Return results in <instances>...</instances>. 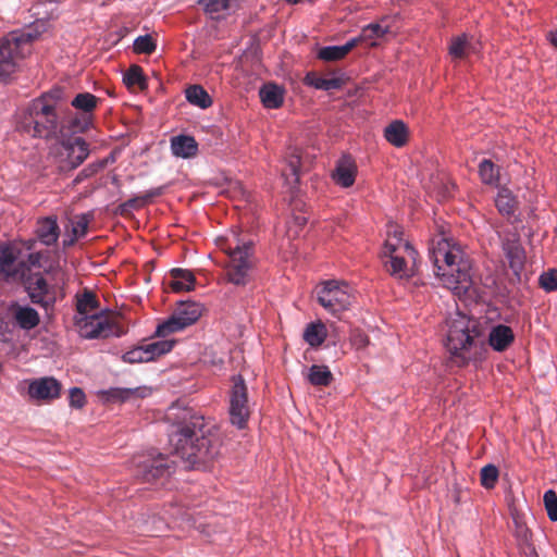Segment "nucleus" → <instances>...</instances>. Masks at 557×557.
<instances>
[{
  "label": "nucleus",
  "mask_w": 557,
  "mask_h": 557,
  "mask_svg": "<svg viewBox=\"0 0 557 557\" xmlns=\"http://www.w3.org/2000/svg\"><path fill=\"white\" fill-rule=\"evenodd\" d=\"M174 454L180 457L186 468L205 466L220 453L221 438L214 425L200 414H195L188 422L170 435Z\"/></svg>",
  "instance_id": "obj_1"
},
{
  "label": "nucleus",
  "mask_w": 557,
  "mask_h": 557,
  "mask_svg": "<svg viewBox=\"0 0 557 557\" xmlns=\"http://www.w3.org/2000/svg\"><path fill=\"white\" fill-rule=\"evenodd\" d=\"M430 257L436 276L446 288L459 297L470 290L473 285L471 261L458 244L444 236L433 239Z\"/></svg>",
  "instance_id": "obj_2"
},
{
  "label": "nucleus",
  "mask_w": 557,
  "mask_h": 557,
  "mask_svg": "<svg viewBox=\"0 0 557 557\" xmlns=\"http://www.w3.org/2000/svg\"><path fill=\"white\" fill-rule=\"evenodd\" d=\"M445 347L451 360L459 367L478 362L484 358V344L481 342V331L476 320L456 313L447 321Z\"/></svg>",
  "instance_id": "obj_3"
},
{
  "label": "nucleus",
  "mask_w": 557,
  "mask_h": 557,
  "mask_svg": "<svg viewBox=\"0 0 557 557\" xmlns=\"http://www.w3.org/2000/svg\"><path fill=\"white\" fill-rule=\"evenodd\" d=\"M417 256L412 245L403 238V231L391 225L381 252L386 271L397 280H407L416 273Z\"/></svg>",
  "instance_id": "obj_4"
},
{
  "label": "nucleus",
  "mask_w": 557,
  "mask_h": 557,
  "mask_svg": "<svg viewBox=\"0 0 557 557\" xmlns=\"http://www.w3.org/2000/svg\"><path fill=\"white\" fill-rule=\"evenodd\" d=\"M221 249L227 255L226 265L227 281L237 286H245L251 280L252 269L255 267L252 243L242 240L237 233H233L226 239V244Z\"/></svg>",
  "instance_id": "obj_5"
},
{
  "label": "nucleus",
  "mask_w": 557,
  "mask_h": 557,
  "mask_svg": "<svg viewBox=\"0 0 557 557\" xmlns=\"http://www.w3.org/2000/svg\"><path fill=\"white\" fill-rule=\"evenodd\" d=\"M23 129L33 137H49L58 129V116L54 107L47 97L34 100L22 122Z\"/></svg>",
  "instance_id": "obj_6"
},
{
  "label": "nucleus",
  "mask_w": 557,
  "mask_h": 557,
  "mask_svg": "<svg viewBox=\"0 0 557 557\" xmlns=\"http://www.w3.org/2000/svg\"><path fill=\"white\" fill-rule=\"evenodd\" d=\"M37 35L32 32H12L0 42V78L15 72L18 61L29 51V44Z\"/></svg>",
  "instance_id": "obj_7"
},
{
  "label": "nucleus",
  "mask_w": 557,
  "mask_h": 557,
  "mask_svg": "<svg viewBox=\"0 0 557 557\" xmlns=\"http://www.w3.org/2000/svg\"><path fill=\"white\" fill-rule=\"evenodd\" d=\"M203 307L195 301H181L165 321L157 326L156 334L159 337H165L172 333L183 331L187 326L196 323L201 317Z\"/></svg>",
  "instance_id": "obj_8"
},
{
  "label": "nucleus",
  "mask_w": 557,
  "mask_h": 557,
  "mask_svg": "<svg viewBox=\"0 0 557 557\" xmlns=\"http://www.w3.org/2000/svg\"><path fill=\"white\" fill-rule=\"evenodd\" d=\"M317 294L319 304L331 313L348 309L354 298L352 288L335 280L324 282Z\"/></svg>",
  "instance_id": "obj_9"
},
{
  "label": "nucleus",
  "mask_w": 557,
  "mask_h": 557,
  "mask_svg": "<svg viewBox=\"0 0 557 557\" xmlns=\"http://www.w3.org/2000/svg\"><path fill=\"white\" fill-rule=\"evenodd\" d=\"M135 474L143 481L151 482L172 473L175 461H169L163 455L154 453L136 456L132 461Z\"/></svg>",
  "instance_id": "obj_10"
},
{
  "label": "nucleus",
  "mask_w": 557,
  "mask_h": 557,
  "mask_svg": "<svg viewBox=\"0 0 557 557\" xmlns=\"http://www.w3.org/2000/svg\"><path fill=\"white\" fill-rule=\"evenodd\" d=\"M230 420L233 425L244 429L250 416L247 387L240 375L233 377V386L230 393Z\"/></svg>",
  "instance_id": "obj_11"
},
{
  "label": "nucleus",
  "mask_w": 557,
  "mask_h": 557,
  "mask_svg": "<svg viewBox=\"0 0 557 557\" xmlns=\"http://www.w3.org/2000/svg\"><path fill=\"white\" fill-rule=\"evenodd\" d=\"M58 282L50 283L41 274H34L27 282V294L33 304L39 305L46 310L52 309L58 299L59 289Z\"/></svg>",
  "instance_id": "obj_12"
},
{
  "label": "nucleus",
  "mask_w": 557,
  "mask_h": 557,
  "mask_svg": "<svg viewBox=\"0 0 557 557\" xmlns=\"http://www.w3.org/2000/svg\"><path fill=\"white\" fill-rule=\"evenodd\" d=\"M74 325L79 336L86 339L108 337L113 329L109 319L99 313L74 315Z\"/></svg>",
  "instance_id": "obj_13"
},
{
  "label": "nucleus",
  "mask_w": 557,
  "mask_h": 557,
  "mask_svg": "<svg viewBox=\"0 0 557 557\" xmlns=\"http://www.w3.org/2000/svg\"><path fill=\"white\" fill-rule=\"evenodd\" d=\"M61 168L74 170L89 156V145L82 137L66 138L61 141Z\"/></svg>",
  "instance_id": "obj_14"
},
{
  "label": "nucleus",
  "mask_w": 557,
  "mask_h": 557,
  "mask_svg": "<svg viewBox=\"0 0 557 557\" xmlns=\"http://www.w3.org/2000/svg\"><path fill=\"white\" fill-rule=\"evenodd\" d=\"M61 383L53 376L34 379L28 383V396L36 401L49 403L60 397Z\"/></svg>",
  "instance_id": "obj_15"
},
{
  "label": "nucleus",
  "mask_w": 557,
  "mask_h": 557,
  "mask_svg": "<svg viewBox=\"0 0 557 557\" xmlns=\"http://www.w3.org/2000/svg\"><path fill=\"white\" fill-rule=\"evenodd\" d=\"M21 250L16 245H0V277L15 278L22 274L25 262L20 258Z\"/></svg>",
  "instance_id": "obj_16"
},
{
  "label": "nucleus",
  "mask_w": 557,
  "mask_h": 557,
  "mask_svg": "<svg viewBox=\"0 0 557 557\" xmlns=\"http://www.w3.org/2000/svg\"><path fill=\"white\" fill-rule=\"evenodd\" d=\"M503 250L510 269L513 271L515 275L519 277L524 267L525 252L517 233H508L503 238Z\"/></svg>",
  "instance_id": "obj_17"
},
{
  "label": "nucleus",
  "mask_w": 557,
  "mask_h": 557,
  "mask_svg": "<svg viewBox=\"0 0 557 557\" xmlns=\"http://www.w3.org/2000/svg\"><path fill=\"white\" fill-rule=\"evenodd\" d=\"M358 168L350 154H343L332 172V180L342 188H349L355 184Z\"/></svg>",
  "instance_id": "obj_18"
},
{
  "label": "nucleus",
  "mask_w": 557,
  "mask_h": 557,
  "mask_svg": "<svg viewBox=\"0 0 557 557\" xmlns=\"http://www.w3.org/2000/svg\"><path fill=\"white\" fill-rule=\"evenodd\" d=\"M8 312L12 320L25 331L35 329L40 322L39 313L29 306L13 302L9 306Z\"/></svg>",
  "instance_id": "obj_19"
},
{
  "label": "nucleus",
  "mask_w": 557,
  "mask_h": 557,
  "mask_svg": "<svg viewBox=\"0 0 557 557\" xmlns=\"http://www.w3.org/2000/svg\"><path fill=\"white\" fill-rule=\"evenodd\" d=\"M515 341L512 329L505 324L493 325L487 336L490 347L497 352L507 350Z\"/></svg>",
  "instance_id": "obj_20"
},
{
  "label": "nucleus",
  "mask_w": 557,
  "mask_h": 557,
  "mask_svg": "<svg viewBox=\"0 0 557 557\" xmlns=\"http://www.w3.org/2000/svg\"><path fill=\"white\" fill-rule=\"evenodd\" d=\"M388 34H391L388 21L382 18L379 23H371L361 29V40L370 47H376L386 39Z\"/></svg>",
  "instance_id": "obj_21"
},
{
  "label": "nucleus",
  "mask_w": 557,
  "mask_h": 557,
  "mask_svg": "<svg viewBox=\"0 0 557 557\" xmlns=\"http://www.w3.org/2000/svg\"><path fill=\"white\" fill-rule=\"evenodd\" d=\"M171 152L176 158L190 159L198 152V144L194 137L177 135L171 138Z\"/></svg>",
  "instance_id": "obj_22"
},
{
  "label": "nucleus",
  "mask_w": 557,
  "mask_h": 557,
  "mask_svg": "<svg viewBox=\"0 0 557 557\" xmlns=\"http://www.w3.org/2000/svg\"><path fill=\"white\" fill-rule=\"evenodd\" d=\"M384 138L394 147H404L409 138L407 125L401 120H395L384 128Z\"/></svg>",
  "instance_id": "obj_23"
},
{
  "label": "nucleus",
  "mask_w": 557,
  "mask_h": 557,
  "mask_svg": "<svg viewBox=\"0 0 557 557\" xmlns=\"http://www.w3.org/2000/svg\"><path fill=\"white\" fill-rule=\"evenodd\" d=\"M285 160L289 169V174L284 173L286 183L290 188H295L299 183V170L301 166V151L296 147L288 148Z\"/></svg>",
  "instance_id": "obj_24"
},
{
  "label": "nucleus",
  "mask_w": 557,
  "mask_h": 557,
  "mask_svg": "<svg viewBox=\"0 0 557 557\" xmlns=\"http://www.w3.org/2000/svg\"><path fill=\"white\" fill-rule=\"evenodd\" d=\"M172 281L170 286L174 292H190L194 289L196 278L189 270L185 269H172L171 272Z\"/></svg>",
  "instance_id": "obj_25"
},
{
  "label": "nucleus",
  "mask_w": 557,
  "mask_h": 557,
  "mask_svg": "<svg viewBox=\"0 0 557 557\" xmlns=\"http://www.w3.org/2000/svg\"><path fill=\"white\" fill-rule=\"evenodd\" d=\"M37 236L47 246L57 243L59 238V226L57 219L48 216L38 221Z\"/></svg>",
  "instance_id": "obj_26"
},
{
  "label": "nucleus",
  "mask_w": 557,
  "mask_h": 557,
  "mask_svg": "<svg viewBox=\"0 0 557 557\" xmlns=\"http://www.w3.org/2000/svg\"><path fill=\"white\" fill-rule=\"evenodd\" d=\"M475 47L471 44L467 34L453 37L448 46V53L454 60L467 58L470 53L475 52Z\"/></svg>",
  "instance_id": "obj_27"
},
{
  "label": "nucleus",
  "mask_w": 557,
  "mask_h": 557,
  "mask_svg": "<svg viewBox=\"0 0 557 557\" xmlns=\"http://www.w3.org/2000/svg\"><path fill=\"white\" fill-rule=\"evenodd\" d=\"M259 94L263 106L268 109H277L283 104L284 91L274 84L264 85Z\"/></svg>",
  "instance_id": "obj_28"
},
{
  "label": "nucleus",
  "mask_w": 557,
  "mask_h": 557,
  "mask_svg": "<svg viewBox=\"0 0 557 557\" xmlns=\"http://www.w3.org/2000/svg\"><path fill=\"white\" fill-rule=\"evenodd\" d=\"M343 83V79L336 76L321 77L314 73H309L306 76V84L319 90H336L342 88Z\"/></svg>",
  "instance_id": "obj_29"
},
{
  "label": "nucleus",
  "mask_w": 557,
  "mask_h": 557,
  "mask_svg": "<svg viewBox=\"0 0 557 557\" xmlns=\"http://www.w3.org/2000/svg\"><path fill=\"white\" fill-rule=\"evenodd\" d=\"M518 201L508 188H500L495 198V206L500 214L512 215L517 209Z\"/></svg>",
  "instance_id": "obj_30"
},
{
  "label": "nucleus",
  "mask_w": 557,
  "mask_h": 557,
  "mask_svg": "<svg viewBox=\"0 0 557 557\" xmlns=\"http://www.w3.org/2000/svg\"><path fill=\"white\" fill-rule=\"evenodd\" d=\"M326 336V326L320 321L308 324L304 332V339L311 347H318L322 345Z\"/></svg>",
  "instance_id": "obj_31"
},
{
  "label": "nucleus",
  "mask_w": 557,
  "mask_h": 557,
  "mask_svg": "<svg viewBox=\"0 0 557 557\" xmlns=\"http://www.w3.org/2000/svg\"><path fill=\"white\" fill-rule=\"evenodd\" d=\"M187 101L200 109H207L212 104V99L200 85H191L185 90Z\"/></svg>",
  "instance_id": "obj_32"
},
{
  "label": "nucleus",
  "mask_w": 557,
  "mask_h": 557,
  "mask_svg": "<svg viewBox=\"0 0 557 557\" xmlns=\"http://www.w3.org/2000/svg\"><path fill=\"white\" fill-rule=\"evenodd\" d=\"M99 102V98L90 92H81L77 94L71 104L77 111H81L82 114H88L92 119V112L97 108Z\"/></svg>",
  "instance_id": "obj_33"
},
{
  "label": "nucleus",
  "mask_w": 557,
  "mask_h": 557,
  "mask_svg": "<svg viewBox=\"0 0 557 557\" xmlns=\"http://www.w3.org/2000/svg\"><path fill=\"white\" fill-rule=\"evenodd\" d=\"M98 301L96 296L90 290H85L81 295H76V314L75 315H90L97 313Z\"/></svg>",
  "instance_id": "obj_34"
},
{
  "label": "nucleus",
  "mask_w": 557,
  "mask_h": 557,
  "mask_svg": "<svg viewBox=\"0 0 557 557\" xmlns=\"http://www.w3.org/2000/svg\"><path fill=\"white\" fill-rule=\"evenodd\" d=\"M89 220L86 215H77L70 220L71 225V237L64 239V246H71L74 242L86 235L88 230Z\"/></svg>",
  "instance_id": "obj_35"
},
{
  "label": "nucleus",
  "mask_w": 557,
  "mask_h": 557,
  "mask_svg": "<svg viewBox=\"0 0 557 557\" xmlns=\"http://www.w3.org/2000/svg\"><path fill=\"white\" fill-rule=\"evenodd\" d=\"M123 82L128 88L137 86L139 89L144 90L148 86L143 69L136 64L129 66L124 73Z\"/></svg>",
  "instance_id": "obj_36"
},
{
  "label": "nucleus",
  "mask_w": 557,
  "mask_h": 557,
  "mask_svg": "<svg viewBox=\"0 0 557 557\" xmlns=\"http://www.w3.org/2000/svg\"><path fill=\"white\" fill-rule=\"evenodd\" d=\"M333 379L326 366L313 364L309 369L308 381L315 386H327Z\"/></svg>",
  "instance_id": "obj_37"
},
{
  "label": "nucleus",
  "mask_w": 557,
  "mask_h": 557,
  "mask_svg": "<svg viewBox=\"0 0 557 557\" xmlns=\"http://www.w3.org/2000/svg\"><path fill=\"white\" fill-rule=\"evenodd\" d=\"M479 175L481 181L486 185H496L499 180L498 168L487 159H484L480 162Z\"/></svg>",
  "instance_id": "obj_38"
},
{
  "label": "nucleus",
  "mask_w": 557,
  "mask_h": 557,
  "mask_svg": "<svg viewBox=\"0 0 557 557\" xmlns=\"http://www.w3.org/2000/svg\"><path fill=\"white\" fill-rule=\"evenodd\" d=\"M173 346H174V341L162 339V341H157L153 343L146 344V345H144V348L146 350V354L149 357V361H152L153 359L171 351Z\"/></svg>",
  "instance_id": "obj_39"
},
{
  "label": "nucleus",
  "mask_w": 557,
  "mask_h": 557,
  "mask_svg": "<svg viewBox=\"0 0 557 557\" xmlns=\"http://www.w3.org/2000/svg\"><path fill=\"white\" fill-rule=\"evenodd\" d=\"M66 123L70 132L84 133L90 127L92 119L88 114L81 113L69 117Z\"/></svg>",
  "instance_id": "obj_40"
},
{
  "label": "nucleus",
  "mask_w": 557,
  "mask_h": 557,
  "mask_svg": "<svg viewBox=\"0 0 557 557\" xmlns=\"http://www.w3.org/2000/svg\"><path fill=\"white\" fill-rule=\"evenodd\" d=\"M133 49L136 53L151 54L157 49V44L151 35L138 36L133 42Z\"/></svg>",
  "instance_id": "obj_41"
},
{
  "label": "nucleus",
  "mask_w": 557,
  "mask_h": 557,
  "mask_svg": "<svg viewBox=\"0 0 557 557\" xmlns=\"http://www.w3.org/2000/svg\"><path fill=\"white\" fill-rule=\"evenodd\" d=\"M234 0H199L205 11L212 17H218L223 11L230 9Z\"/></svg>",
  "instance_id": "obj_42"
},
{
  "label": "nucleus",
  "mask_w": 557,
  "mask_h": 557,
  "mask_svg": "<svg viewBox=\"0 0 557 557\" xmlns=\"http://www.w3.org/2000/svg\"><path fill=\"white\" fill-rule=\"evenodd\" d=\"M307 216L304 214H295L293 218L287 222L286 226V235L289 239L297 238L304 226L307 224Z\"/></svg>",
  "instance_id": "obj_43"
},
{
  "label": "nucleus",
  "mask_w": 557,
  "mask_h": 557,
  "mask_svg": "<svg viewBox=\"0 0 557 557\" xmlns=\"http://www.w3.org/2000/svg\"><path fill=\"white\" fill-rule=\"evenodd\" d=\"M498 479V469L494 465H486L481 469V484L485 488L495 486Z\"/></svg>",
  "instance_id": "obj_44"
},
{
  "label": "nucleus",
  "mask_w": 557,
  "mask_h": 557,
  "mask_svg": "<svg viewBox=\"0 0 557 557\" xmlns=\"http://www.w3.org/2000/svg\"><path fill=\"white\" fill-rule=\"evenodd\" d=\"M344 48L342 46H327L323 47L318 52V58L323 61H337L345 57Z\"/></svg>",
  "instance_id": "obj_45"
},
{
  "label": "nucleus",
  "mask_w": 557,
  "mask_h": 557,
  "mask_svg": "<svg viewBox=\"0 0 557 557\" xmlns=\"http://www.w3.org/2000/svg\"><path fill=\"white\" fill-rule=\"evenodd\" d=\"M543 502L547 511V516L552 521H557V495L553 490L544 493Z\"/></svg>",
  "instance_id": "obj_46"
},
{
  "label": "nucleus",
  "mask_w": 557,
  "mask_h": 557,
  "mask_svg": "<svg viewBox=\"0 0 557 557\" xmlns=\"http://www.w3.org/2000/svg\"><path fill=\"white\" fill-rule=\"evenodd\" d=\"M122 359L127 363L149 362V357L146 354L144 346H139L126 351Z\"/></svg>",
  "instance_id": "obj_47"
},
{
  "label": "nucleus",
  "mask_w": 557,
  "mask_h": 557,
  "mask_svg": "<svg viewBox=\"0 0 557 557\" xmlns=\"http://www.w3.org/2000/svg\"><path fill=\"white\" fill-rule=\"evenodd\" d=\"M540 285L546 292L557 290V270H549L540 276Z\"/></svg>",
  "instance_id": "obj_48"
},
{
  "label": "nucleus",
  "mask_w": 557,
  "mask_h": 557,
  "mask_svg": "<svg viewBox=\"0 0 557 557\" xmlns=\"http://www.w3.org/2000/svg\"><path fill=\"white\" fill-rule=\"evenodd\" d=\"M69 403L72 408L81 409L85 406L86 396L82 388L72 387L69 391Z\"/></svg>",
  "instance_id": "obj_49"
},
{
  "label": "nucleus",
  "mask_w": 557,
  "mask_h": 557,
  "mask_svg": "<svg viewBox=\"0 0 557 557\" xmlns=\"http://www.w3.org/2000/svg\"><path fill=\"white\" fill-rule=\"evenodd\" d=\"M109 395L112 397V398H119V399H127L131 395H138L140 397H145L146 396V389H140V388H125V389H122V388H112L109 391Z\"/></svg>",
  "instance_id": "obj_50"
},
{
  "label": "nucleus",
  "mask_w": 557,
  "mask_h": 557,
  "mask_svg": "<svg viewBox=\"0 0 557 557\" xmlns=\"http://www.w3.org/2000/svg\"><path fill=\"white\" fill-rule=\"evenodd\" d=\"M351 345L357 349H364L369 345V337L361 331H354L350 336Z\"/></svg>",
  "instance_id": "obj_51"
},
{
  "label": "nucleus",
  "mask_w": 557,
  "mask_h": 557,
  "mask_svg": "<svg viewBox=\"0 0 557 557\" xmlns=\"http://www.w3.org/2000/svg\"><path fill=\"white\" fill-rule=\"evenodd\" d=\"M101 166H102V164H96V163L87 165L77 174V176L74 180V183L78 184V183L83 182L85 178H88V177L95 175L100 170Z\"/></svg>",
  "instance_id": "obj_52"
},
{
  "label": "nucleus",
  "mask_w": 557,
  "mask_h": 557,
  "mask_svg": "<svg viewBox=\"0 0 557 557\" xmlns=\"http://www.w3.org/2000/svg\"><path fill=\"white\" fill-rule=\"evenodd\" d=\"M12 338V329L4 319L0 318V342H9Z\"/></svg>",
  "instance_id": "obj_53"
},
{
  "label": "nucleus",
  "mask_w": 557,
  "mask_h": 557,
  "mask_svg": "<svg viewBox=\"0 0 557 557\" xmlns=\"http://www.w3.org/2000/svg\"><path fill=\"white\" fill-rule=\"evenodd\" d=\"M360 42H363V40H361V34L358 37L349 39L345 45L342 46L344 48L345 54H347L354 47H356Z\"/></svg>",
  "instance_id": "obj_54"
},
{
  "label": "nucleus",
  "mask_w": 557,
  "mask_h": 557,
  "mask_svg": "<svg viewBox=\"0 0 557 557\" xmlns=\"http://www.w3.org/2000/svg\"><path fill=\"white\" fill-rule=\"evenodd\" d=\"M140 203H141V202H140V200H139V199L134 198V199H129V200H127V201L123 205V207H124V208H132V209H135V208H138V207L140 206Z\"/></svg>",
  "instance_id": "obj_55"
},
{
  "label": "nucleus",
  "mask_w": 557,
  "mask_h": 557,
  "mask_svg": "<svg viewBox=\"0 0 557 557\" xmlns=\"http://www.w3.org/2000/svg\"><path fill=\"white\" fill-rule=\"evenodd\" d=\"M549 41L554 47L557 48V28L549 33Z\"/></svg>",
  "instance_id": "obj_56"
},
{
  "label": "nucleus",
  "mask_w": 557,
  "mask_h": 557,
  "mask_svg": "<svg viewBox=\"0 0 557 557\" xmlns=\"http://www.w3.org/2000/svg\"><path fill=\"white\" fill-rule=\"evenodd\" d=\"M286 2L290 3V4H296L298 3L300 0H285Z\"/></svg>",
  "instance_id": "obj_57"
}]
</instances>
